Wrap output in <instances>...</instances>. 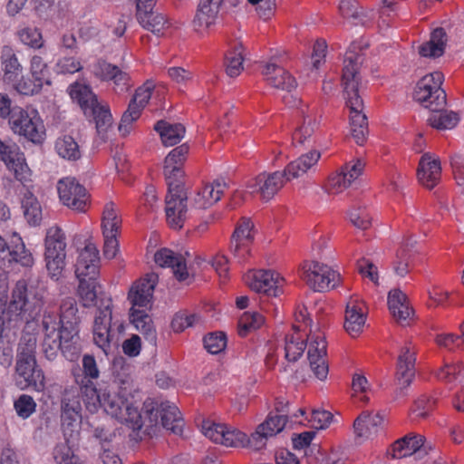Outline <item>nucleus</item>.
I'll return each instance as SVG.
<instances>
[{
	"label": "nucleus",
	"instance_id": "ea45409f",
	"mask_svg": "<svg viewBox=\"0 0 464 464\" xmlns=\"http://www.w3.org/2000/svg\"><path fill=\"white\" fill-rule=\"evenodd\" d=\"M148 309L130 311V321L133 326L153 346L157 344V332Z\"/></svg>",
	"mask_w": 464,
	"mask_h": 464
},
{
	"label": "nucleus",
	"instance_id": "7c9ffc66",
	"mask_svg": "<svg viewBox=\"0 0 464 464\" xmlns=\"http://www.w3.org/2000/svg\"><path fill=\"white\" fill-rule=\"evenodd\" d=\"M440 177L441 167L439 159L433 158L429 153L423 154L417 169L419 182L425 188L431 189L439 183Z\"/></svg>",
	"mask_w": 464,
	"mask_h": 464
},
{
	"label": "nucleus",
	"instance_id": "aec40b11",
	"mask_svg": "<svg viewBox=\"0 0 464 464\" xmlns=\"http://www.w3.org/2000/svg\"><path fill=\"white\" fill-rule=\"evenodd\" d=\"M285 181L284 170L263 172L249 180L246 187L251 193H259L263 199L269 200L283 188Z\"/></svg>",
	"mask_w": 464,
	"mask_h": 464
},
{
	"label": "nucleus",
	"instance_id": "393cba45",
	"mask_svg": "<svg viewBox=\"0 0 464 464\" xmlns=\"http://www.w3.org/2000/svg\"><path fill=\"white\" fill-rule=\"evenodd\" d=\"M151 97V89L150 87H140L136 90L134 96L130 100L128 109L122 114L119 130L123 135L130 132L131 124L140 116L141 111L149 102Z\"/></svg>",
	"mask_w": 464,
	"mask_h": 464
},
{
	"label": "nucleus",
	"instance_id": "3c124183",
	"mask_svg": "<svg viewBox=\"0 0 464 464\" xmlns=\"http://www.w3.org/2000/svg\"><path fill=\"white\" fill-rule=\"evenodd\" d=\"M44 51L39 50L37 53H34L30 58V75L33 78H41L46 85H51L50 80V69L48 62L44 57Z\"/></svg>",
	"mask_w": 464,
	"mask_h": 464
},
{
	"label": "nucleus",
	"instance_id": "2f4dec72",
	"mask_svg": "<svg viewBox=\"0 0 464 464\" xmlns=\"http://www.w3.org/2000/svg\"><path fill=\"white\" fill-rule=\"evenodd\" d=\"M366 321L364 303L358 299H350L346 304L344 329L353 337L362 331Z\"/></svg>",
	"mask_w": 464,
	"mask_h": 464
},
{
	"label": "nucleus",
	"instance_id": "9d476101",
	"mask_svg": "<svg viewBox=\"0 0 464 464\" xmlns=\"http://www.w3.org/2000/svg\"><path fill=\"white\" fill-rule=\"evenodd\" d=\"M302 278L314 292H326L339 285L341 276L328 265L306 261L302 266Z\"/></svg>",
	"mask_w": 464,
	"mask_h": 464
},
{
	"label": "nucleus",
	"instance_id": "bf43d9fd",
	"mask_svg": "<svg viewBox=\"0 0 464 464\" xmlns=\"http://www.w3.org/2000/svg\"><path fill=\"white\" fill-rule=\"evenodd\" d=\"M119 421L127 425L132 430H140L143 426L141 413L138 407H134L131 402H128L121 414Z\"/></svg>",
	"mask_w": 464,
	"mask_h": 464
},
{
	"label": "nucleus",
	"instance_id": "5701e85b",
	"mask_svg": "<svg viewBox=\"0 0 464 464\" xmlns=\"http://www.w3.org/2000/svg\"><path fill=\"white\" fill-rule=\"evenodd\" d=\"M156 0H144L137 3L136 17L141 26L157 35L163 34L169 24L166 17L153 11Z\"/></svg>",
	"mask_w": 464,
	"mask_h": 464
},
{
	"label": "nucleus",
	"instance_id": "69168bd1",
	"mask_svg": "<svg viewBox=\"0 0 464 464\" xmlns=\"http://www.w3.org/2000/svg\"><path fill=\"white\" fill-rule=\"evenodd\" d=\"M246 442V434L226 425L224 439L220 442L226 447H245Z\"/></svg>",
	"mask_w": 464,
	"mask_h": 464
},
{
	"label": "nucleus",
	"instance_id": "f03ea898",
	"mask_svg": "<svg viewBox=\"0 0 464 464\" xmlns=\"http://www.w3.org/2000/svg\"><path fill=\"white\" fill-rule=\"evenodd\" d=\"M361 45L352 43L345 53L342 73V84L343 87L346 105L350 110V131L354 141L362 146L368 134V121L362 113L363 102L359 95V68L362 63V55L358 52Z\"/></svg>",
	"mask_w": 464,
	"mask_h": 464
},
{
	"label": "nucleus",
	"instance_id": "412c9836",
	"mask_svg": "<svg viewBox=\"0 0 464 464\" xmlns=\"http://www.w3.org/2000/svg\"><path fill=\"white\" fill-rule=\"evenodd\" d=\"M157 283L158 275L150 273L131 286L128 295V300L131 304L130 311L149 309L150 307Z\"/></svg>",
	"mask_w": 464,
	"mask_h": 464
},
{
	"label": "nucleus",
	"instance_id": "473e14b6",
	"mask_svg": "<svg viewBox=\"0 0 464 464\" xmlns=\"http://www.w3.org/2000/svg\"><path fill=\"white\" fill-rule=\"evenodd\" d=\"M99 250L94 244H87L80 252L76 265V276H99Z\"/></svg>",
	"mask_w": 464,
	"mask_h": 464
},
{
	"label": "nucleus",
	"instance_id": "6e6552de",
	"mask_svg": "<svg viewBox=\"0 0 464 464\" xmlns=\"http://www.w3.org/2000/svg\"><path fill=\"white\" fill-rule=\"evenodd\" d=\"M9 125L14 133L24 137L33 143H42L45 138V127L36 110L13 109Z\"/></svg>",
	"mask_w": 464,
	"mask_h": 464
},
{
	"label": "nucleus",
	"instance_id": "4c0bfd02",
	"mask_svg": "<svg viewBox=\"0 0 464 464\" xmlns=\"http://www.w3.org/2000/svg\"><path fill=\"white\" fill-rule=\"evenodd\" d=\"M320 158V151L312 150L289 162L284 169L286 180L297 179L307 173L316 165Z\"/></svg>",
	"mask_w": 464,
	"mask_h": 464
},
{
	"label": "nucleus",
	"instance_id": "b1692460",
	"mask_svg": "<svg viewBox=\"0 0 464 464\" xmlns=\"http://www.w3.org/2000/svg\"><path fill=\"white\" fill-rule=\"evenodd\" d=\"M364 163L361 160H357L353 163L345 164L340 171L330 175L326 185V191L333 195L342 193L362 173Z\"/></svg>",
	"mask_w": 464,
	"mask_h": 464
},
{
	"label": "nucleus",
	"instance_id": "338daca9",
	"mask_svg": "<svg viewBox=\"0 0 464 464\" xmlns=\"http://www.w3.org/2000/svg\"><path fill=\"white\" fill-rule=\"evenodd\" d=\"M348 215L351 223L360 229L364 230L371 226L372 218L365 208H353Z\"/></svg>",
	"mask_w": 464,
	"mask_h": 464
},
{
	"label": "nucleus",
	"instance_id": "dca6fc26",
	"mask_svg": "<svg viewBox=\"0 0 464 464\" xmlns=\"http://www.w3.org/2000/svg\"><path fill=\"white\" fill-rule=\"evenodd\" d=\"M92 72L102 82H111L117 93L126 92L131 87L130 77L127 72L102 59L92 64Z\"/></svg>",
	"mask_w": 464,
	"mask_h": 464
},
{
	"label": "nucleus",
	"instance_id": "72a5a7b5",
	"mask_svg": "<svg viewBox=\"0 0 464 464\" xmlns=\"http://www.w3.org/2000/svg\"><path fill=\"white\" fill-rule=\"evenodd\" d=\"M154 261L161 267H170L179 281H184L188 276L185 258L169 248H161L154 255Z\"/></svg>",
	"mask_w": 464,
	"mask_h": 464
},
{
	"label": "nucleus",
	"instance_id": "f704fd0d",
	"mask_svg": "<svg viewBox=\"0 0 464 464\" xmlns=\"http://www.w3.org/2000/svg\"><path fill=\"white\" fill-rule=\"evenodd\" d=\"M388 307L394 319L401 325H407L411 320L413 310L409 306L407 296L399 289H393L388 295Z\"/></svg>",
	"mask_w": 464,
	"mask_h": 464
},
{
	"label": "nucleus",
	"instance_id": "a878e982",
	"mask_svg": "<svg viewBox=\"0 0 464 464\" xmlns=\"http://www.w3.org/2000/svg\"><path fill=\"white\" fill-rule=\"evenodd\" d=\"M262 74L267 84L274 88L291 92L296 87L295 77L278 63L275 57L264 64Z\"/></svg>",
	"mask_w": 464,
	"mask_h": 464
},
{
	"label": "nucleus",
	"instance_id": "864d4df0",
	"mask_svg": "<svg viewBox=\"0 0 464 464\" xmlns=\"http://www.w3.org/2000/svg\"><path fill=\"white\" fill-rule=\"evenodd\" d=\"M55 150L59 156L69 160H76L81 157L78 143L69 135H64L57 139L55 141Z\"/></svg>",
	"mask_w": 464,
	"mask_h": 464
},
{
	"label": "nucleus",
	"instance_id": "e2e57ef3",
	"mask_svg": "<svg viewBox=\"0 0 464 464\" xmlns=\"http://www.w3.org/2000/svg\"><path fill=\"white\" fill-rule=\"evenodd\" d=\"M14 408L17 415L25 420L35 411L36 403L32 396L22 394L14 401Z\"/></svg>",
	"mask_w": 464,
	"mask_h": 464
},
{
	"label": "nucleus",
	"instance_id": "7ed1b4c3",
	"mask_svg": "<svg viewBox=\"0 0 464 464\" xmlns=\"http://www.w3.org/2000/svg\"><path fill=\"white\" fill-rule=\"evenodd\" d=\"M307 347V358L314 376L323 381L329 372L326 361V347L324 334L321 332L302 333L299 326L293 325L292 333L285 337V358L289 362H297Z\"/></svg>",
	"mask_w": 464,
	"mask_h": 464
},
{
	"label": "nucleus",
	"instance_id": "4468645a",
	"mask_svg": "<svg viewBox=\"0 0 464 464\" xmlns=\"http://www.w3.org/2000/svg\"><path fill=\"white\" fill-rule=\"evenodd\" d=\"M13 264H19L24 267L34 265V257L22 238L16 235L13 237L12 246H8L5 240L0 237V268L6 269Z\"/></svg>",
	"mask_w": 464,
	"mask_h": 464
},
{
	"label": "nucleus",
	"instance_id": "20e7f679",
	"mask_svg": "<svg viewBox=\"0 0 464 464\" xmlns=\"http://www.w3.org/2000/svg\"><path fill=\"white\" fill-rule=\"evenodd\" d=\"M443 74L434 72L423 76L414 90L413 97L416 102L431 112L428 118L429 124L438 130L453 129L459 122V115L454 111H444L447 102L446 92L440 87Z\"/></svg>",
	"mask_w": 464,
	"mask_h": 464
},
{
	"label": "nucleus",
	"instance_id": "bb28decb",
	"mask_svg": "<svg viewBox=\"0 0 464 464\" xmlns=\"http://www.w3.org/2000/svg\"><path fill=\"white\" fill-rule=\"evenodd\" d=\"M415 362L416 353L413 346L408 343L401 347L396 366V381L401 389L411 385L415 376Z\"/></svg>",
	"mask_w": 464,
	"mask_h": 464
},
{
	"label": "nucleus",
	"instance_id": "a18cd8bd",
	"mask_svg": "<svg viewBox=\"0 0 464 464\" xmlns=\"http://www.w3.org/2000/svg\"><path fill=\"white\" fill-rule=\"evenodd\" d=\"M272 421L269 420H265L261 424H259L255 432H253L250 437L246 436V442L245 447H248L254 450H259L263 449L266 440L270 437H274L280 432V426L274 427V429L268 428V424ZM277 425L279 423L277 422Z\"/></svg>",
	"mask_w": 464,
	"mask_h": 464
},
{
	"label": "nucleus",
	"instance_id": "39448f33",
	"mask_svg": "<svg viewBox=\"0 0 464 464\" xmlns=\"http://www.w3.org/2000/svg\"><path fill=\"white\" fill-rule=\"evenodd\" d=\"M60 317L54 309L44 310L41 323L44 333L42 351L49 361L54 360L61 352L66 360L74 362L80 354L79 335L63 324Z\"/></svg>",
	"mask_w": 464,
	"mask_h": 464
},
{
	"label": "nucleus",
	"instance_id": "774afa93",
	"mask_svg": "<svg viewBox=\"0 0 464 464\" xmlns=\"http://www.w3.org/2000/svg\"><path fill=\"white\" fill-rule=\"evenodd\" d=\"M316 122L311 119L304 118V124L293 133V141L301 145L309 140L314 132Z\"/></svg>",
	"mask_w": 464,
	"mask_h": 464
},
{
	"label": "nucleus",
	"instance_id": "0eeeda50",
	"mask_svg": "<svg viewBox=\"0 0 464 464\" xmlns=\"http://www.w3.org/2000/svg\"><path fill=\"white\" fill-rule=\"evenodd\" d=\"M70 95L78 102L84 115L92 119L98 135L105 141L107 133L112 126V115L110 108L99 103L97 96L88 85L79 83L71 85Z\"/></svg>",
	"mask_w": 464,
	"mask_h": 464
},
{
	"label": "nucleus",
	"instance_id": "a211bd4d",
	"mask_svg": "<svg viewBox=\"0 0 464 464\" xmlns=\"http://www.w3.org/2000/svg\"><path fill=\"white\" fill-rule=\"evenodd\" d=\"M166 196V220L173 229L183 227L187 217V197L182 194V185L176 189L169 188Z\"/></svg>",
	"mask_w": 464,
	"mask_h": 464
},
{
	"label": "nucleus",
	"instance_id": "052dcab7",
	"mask_svg": "<svg viewBox=\"0 0 464 464\" xmlns=\"http://www.w3.org/2000/svg\"><path fill=\"white\" fill-rule=\"evenodd\" d=\"M24 215L27 222L32 226H37L42 220V208L38 200L34 197H28L23 201Z\"/></svg>",
	"mask_w": 464,
	"mask_h": 464
},
{
	"label": "nucleus",
	"instance_id": "c756f323",
	"mask_svg": "<svg viewBox=\"0 0 464 464\" xmlns=\"http://www.w3.org/2000/svg\"><path fill=\"white\" fill-rule=\"evenodd\" d=\"M419 253L420 247L417 240L413 237L407 238L396 255L393 264L396 275L401 277L405 276L415 265Z\"/></svg>",
	"mask_w": 464,
	"mask_h": 464
},
{
	"label": "nucleus",
	"instance_id": "c85d7f7f",
	"mask_svg": "<svg viewBox=\"0 0 464 464\" xmlns=\"http://www.w3.org/2000/svg\"><path fill=\"white\" fill-rule=\"evenodd\" d=\"M222 3L223 0H200L192 21L196 32L203 33L216 24Z\"/></svg>",
	"mask_w": 464,
	"mask_h": 464
},
{
	"label": "nucleus",
	"instance_id": "a19ab883",
	"mask_svg": "<svg viewBox=\"0 0 464 464\" xmlns=\"http://www.w3.org/2000/svg\"><path fill=\"white\" fill-rule=\"evenodd\" d=\"M424 443V437L421 435L408 434L397 440L389 449L388 453L393 459H402L412 455Z\"/></svg>",
	"mask_w": 464,
	"mask_h": 464
},
{
	"label": "nucleus",
	"instance_id": "58836bf2",
	"mask_svg": "<svg viewBox=\"0 0 464 464\" xmlns=\"http://www.w3.org/2000/svg\"><path fill=\"white\" fill-rule=\"evenodd\" d=\"M227 188V185L224 179H216L212 183L206 184L195 197V205L198 208L212 206L221 198Z\"/></svg>",
	"mask_w": 464,
	"mask_h": 464
},
{
	"label": "nucleus",
	"instance_id": "0e129e2a",
	"mask_svg": "<svg viewBox=\"0 0 464 464\" xmlns=\"http://www.w3.org/2000/svg\"><path fill=\"white\" fill-rule=\"evenodd\" d=\"M202 433L215 443L220 444L224 439V431H226V425L216 423L212 420H204L202 422Z\"/></svg>",
	"mask_w": 464,
	"mask_h": 464
},
{
	"label": "nucleus",
	"instance_id": "680f3d73",
	"mask_svg": "<svg viewBox=\"0 0 464 464\" xmlns=\"http://www.w3.org/2000/svg\"><path fill=\"white\" fill-rule=\"evenodd\" d=\"M203 343L208 353L218 354L227 347V336L223 332L210 333L204 337Z\"/></svg>",
	"mask_w": 464,
	"mask_h": 464
},
{
	"label": "nucleus",
	"instance_id": "4be33fe9",
	"mask_svg": "<svg viewBox=\"0 0 464 464\" xmlns=\"http://www.w3.org/2000/svg\"><path fill=\"white\" fill-rule=\"evenodd\" d=\"M254 234L252 220L247 218H241L232 235L230 246L231 252L239 263L246 261L248 256Z\"/></svg>",
	"mask_w": 464,
	"mask_h": 464
},
{
	"label": "nucleus",
	"instance_id": "ddd939ff",
	"mask_svg": "<svg viewBox=\"0 0 464 464\" xmlns=\"http://www.w3.org/2000/svg\"><path fill=\"white\" fill-rule=\"evenodd\" d=\"M97 401L93 400L94 409L88 403L89 400H82L86 410L91 413H95L100 408H102L104 412L111 415L119 420L121 417L122 411L125 409L129 399L126 391L120 390L118 392L102 391L97 390Z\"/></svg>",
	"mask_w": 464,
	"mask_h": 464
},
{
	"label": "nucleus",
	"instance_id": "c9c22d12",
	"mask_svg": "<svg viewBox=\"0 0 464 464\" xmlns=\"http://www.w3.org/2000/svg\"><path fill=\"white\" fill-rule=\"evenodd\" d=\"M157 412L160 413V422L164 429L176 435L182 434L184 420L175 404L169 401H163L160 403Z\"/></svg>",
	"mask_w": 464,
	"mask_h": 464
},
{
	"label": "nucleus",
	"instance_id": "f257e3e1",
	"mask_svg": "<svg viewBox=\"0 0 464 464\" xmlns=\"http://www.w3.org/2000/svg\"><path fill=\"white\" fill-rule=\"evenodd\" d=\"M43 305L44 295L39 289L29 287L25 280L16 282L7 305L8 326L17 327L22 323L25 324L16 357L36 358L38 324L35 319L40 314Z\"/></svg>",
	"mask_w": 464,
	"mask_h": 464
},
{
	"label": "nucleus",
	"instance_id": "13d9d810",
	"mask_svg": "<svg viewBox=\"0 0 464 464\" xmlns=\"http://www.w3.org/2000/svg\"><path fill=\"white\" fill-rule=\"evenodd\" d=\"M44 85H46V83L41 78L24 77L21 75L12 86L23 95H34L39 93Z\"/></svg>",
	"mask_w": 464,
	"mask_h": 464
},
{
	"label": "nucleus",
	"instance_id": "1a4fd4ad",
	"mask_svg": "<svg viewBox=\"0 0 464 464\" xmlns=\"http://www.w3.org/2000/svg\"><path fill=\"white\" fill-rule=\"evenodd\" d=\"M65 235L59 227H52L46 232L45 252L46 268L53 280H59L65 266Z\"/></svg>",
	"mask_w": 464,
	"mask_h": 464
},
{
	"label": "nucleus",
	"instance_id": "e433bc0d",
	"mask_svg": "<svg viewBox=\"0 0 464 464\" xmlns=\"http://www.w3.org/2000/svg\"><path fill=\"white\" fill-rule=\"evenodd\" d=\"M339 10L344 18L350 19L355 25H366L375 15L374 10L363 8L356 0H341Z\"/></svg>",
	"mask_w": 464,
	"mask_h": 464
},
{
	"label": "nucleus",
	"instance_id": "09e8293b",
	"mask_svg": "<svg viewBox=\"0 0 464 464\" xmlns=\"http://www.w3.org/2000/svg\"><path fill=\"white\" fill-rule=\"evenodd\" d=\"M5 82L13 85L22 74L23 67L17 56L12 53H3L1 56Z\"/></svg>",
	"mask_w": 464,
	"mask_h": 464
},
{
	"label": "nucleus",
	"instance_id": "79ce46f5",
	"mask_svg": "<svg viewBox=\"0 0 464 464\" xmlns=\"http://www.w3.org/2000/svg\"><path fill=\"white\" fill-rule=\"evenodd\" d=\"M102 236H120L122 219L119 208L112 201L104 205L102 216Z\"/></svg>",
	"mask_w": 464,
	"mask_h": 464
},
{
	"label": "nucleus",
	"instance_id": "cd10ccee",
	"mask_svg": "<svg viewBox=\"0 0 464 464\" xmlns=\"http://www.w3.org/2000/svg\"><path fill=\"white\" fill-rule=\"evenodd\" d=\"M384 418L380 413L362 411L354 420L353 429L357 439L372 440L383 430Z\"/></svg>",
	"mask_w": 464,
	"mask_h": 464
},
{
	"label": "nucleus",
	"instance_id": "2eb2a0df",
	"mask_svg": "<svg viewBox=\"0 0 464 464\" xmlns=\"http://www.w3.org/2000/svg\"><path fill=\"white\" fill-rule=\"evenodd\" d=\"M82 373L76 376V382L79 384L82 400H89L88 403L94 409V401H97V381L100 377V370L93 355L85 354L82 360Z\"/></svg>",
	"mask_w": 464,
	"mask_h": 464
},
{
	"label": "nucleus",
	"instance_id": "8fccbe9b",
	"mask_svg": "<svg viewBox=\"0 0 464 464\" xmlns=\"http://www.w3.org/2000/svg\"><path fill=\"white\" fill-rule=\"evenodd\" d=\"M265 323V317L257 312H245L238 319L237 333L241 337L259 329Z\"/></svg>",
	"mask_w": 464,
	"mask_h": 464
},
{
	"label": "nucleus",
	"instance_id": "f8f14e48",
	"mask_svg": "<svg viewBox=\"0 0 464 464\" xmlns=\"http://www.w3.org/2000/svg\"><path fill=\"white\" fill-rule=\"evenodd\" d=\"M57 190L60 200L69 208L85 212L88 207L89 195L84 186L74 178H64L59 180Z\"/></svg>",
	"mask_w": 464,
	"mask_h": 464
},
{
	"label": "nucleus",
	"instance_id": "49530a36",
	"mask_svg": "<svg viewBox=\"0 0 464 464\" xmlns=\"http://www.w3.org/2000/svg\"><path fill=\"white\" fill-rule=\"evenodd\" d=\"M15 36L20 44L28 48L42 50L44 47L42 31L36 26L29 24L20 25L15 32Z\"/></svg>",
	"mask_w": 464,
	"mask_h": 464
},
{
	"label": "nucleus",
	"instance_id": "f3484780",
	"mask_svg": "<svg viewBox=\"0 0 464 464\" xmlns=\"http://www.w3.org/2000/svg\"><path fill=\"white\" fill-rule=\"evenodd\" d=\"M248 286L256 293L277 296L282 292L284 279L273 270L250 271L245 276Z\"/></svg>",
	"mask_w": 464,
	"mask_h": 464
},
{
	"label": "nucleus",
	"instance_id": "423d86ee",
	"mask_svg": "<svg viewBox=\"0 0 464 464\" xmlns=\"http://www.w3.org/2000/svg\"><path fill=\"white\" fill-rule=\"evenodd\" d=\"M102 303L94 317L92 339L94 344L108 355L119 346L124 325L119 321L112 322L111 299L102 300Z\"/></svg>",
	"mask_w": 464,
	"mask_h": 464
},
{
	"label": "nucleus",
	"instance_id": "37998d69",
	"mask_svg": "<svg viewBox=\"0 0 464 464\" xmlns=\"http://www.w3.org/2000/svg\"><path fill=\"white\" fill-rule=\"evenodd\" d=\"M98 277L99 276H77L79 280L77 294L84 307H92L96 304L98 289L101 287Z\"/></svg>",
	"mask_w": 464,
	"mask_h": 464
},
{
	"label": "nucleus",
	"instance_id": "5fc2aeb1",
	"mask_svg": "<svg viewBox=\"0 0 464 464\" xmlns=\"http://www.w3.org/2000/svg\"><path fill=\"white\" fill-rule=\"evenodd\" d=\"M243 46L237 44L233 50L226 54L225 65L226 72L230 77H236L243 70Z\"/></svg>",
	"mask_w": 464,
	"mask_h": 464
},
{
	"label": "nucleus",
	"instance_id": "6ab92c4d",
	"mask_svg": "<svg viewBox=\"0 0 464 464\" xmlns=\"http://www.w3.org/2000/svg\"><path fill=\"white\" fill-rule=\"evenodd\" d=\"M188 146L184 143L173 149L165 158L164 176L170 189H176L182 185L184 171L182 166L188 153Z\"/></svg>",
	"mask_w": 464,
	"mask_h": 464
},
{
	"label": "nucleus",
	"instance_id": "6e6d98bb",
	"mask_svg": "<svg viewBox=\"0 0 464 464\" xmlns=\"http://www.w3.org/2000/svg\"><path fill=\"white\" fill-rule=\"evenodd\" d=\"M53 455L56 464H84L80 457L74 454L67 440L58 443L53 449Z\"/></svg>",
	"mask_w": 464,
	"mask_h": 464
},
{
	"label": "nucleus",
	"instance_id": "9b49d317",
	"mask_svg": "<svg viewBox=\"0 0 464 464\" xmlns=\"http://www.w3.org/2000/svg\"><path fill=\"white\" fill-rule=\"evenodd\" d=\"M14 381L20 390L33 389L42 392L45 387V377L37 365L36 358L16 357Z\"/></svg>",
	"mask_w": 464,
	"mask_h": 464
},
{
	"label": "nucleus",
	"instance_id": "4d7b16f0",
	"mask_svg": "<svg viewBox=\"0 0 464 464\" xmlns=\"http://www.w3.org/2000/svg\"><path fill=\"white\" fill-rule=\"evenodd\" d=\"M464 367L461 362H446L438 372L437 378L449 384L460 382Z\"/></svg>",
	"mask_w": 464,
	"mask_h": 464
},
{
	"label": "nucleus",
	"instance_id": "de8ad7c7",
	"mask_svg": "<svg viewBox=\"0 0 464 464\" xmlns=\"http://www.w3.org/2000/svg\"><path fill=\"white\" fill-rule=\"evenodd\" d=\"M446 34L443 28H436L433 30L429 42L423 44L420 47V54L423 57H439L443 54Z\"/></svg>",
	"mask_w": 464,
	"mask_h": 464
},
{
	"label": "nucleus",
	"instance_id": "c03bdc74",
	"mask_svg": "<svg viewBox=\"0 0 464 464\" xmlns=\"http://www.w3.org/2000/svg\"><path fill=\"white\" fill-rule=\"evenodd\" d=\"M154 130L160 134L162 143L166 147L178 144L185 135V127L180 123L171 124L165 121H159Z\"/></svg>",
	"mask_w": 464,
	"mask_h": 464
},
{
	"label": "nucleus",
	"instance_id": "603ef678",
	"mask_svg": "<svg viewBox=\"0 0 464 464\" xmlns=\"http://www.w3.org/2000/svg\"><path fill=\"white\" fill-rule=\"evenodd\" d=\"M59 316L63 319V324L72 328L78 335L77 326L80 323V317L78 315L77 304L73 298L69 297L63 301L60 306Z\"/></svg>",
	"mask_w": 464,
	"mask_h": 464
}]
</instances>
